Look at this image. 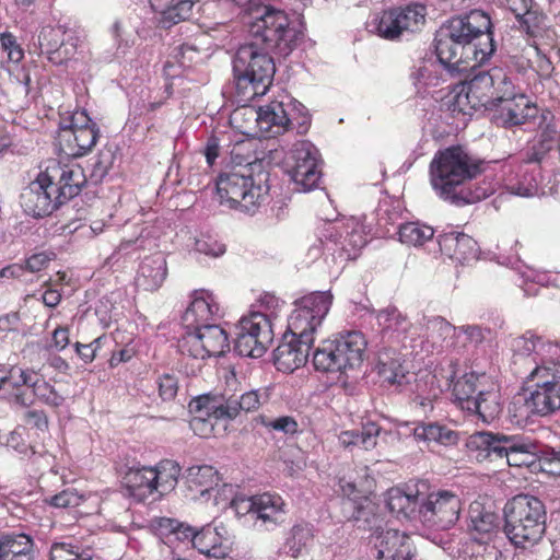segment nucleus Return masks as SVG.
I'll return each mask as SVG.
<instances>
[{
	"mask_svg": "<svg viewBox=\"0 0 560 560\" xmlns=\"http://www.w3.org/2000/svg\"><path fill=\"white\" fill-rule=\"evenodd\" d=\"M490 27L489 15L479 10L448 20L434 37L440 63L450 72H462L486 62L495 50Z\"/></svg>",
	"mask_w": 560,
	"mask_h": 560,
	"instance_id": "nucleus-1",
	"label": "nucleus"
},
{
	"mask_svg": "<svg viewBox=\"0 0 560 560\" xmlns=\"http://www.w3.org/2000/svg\"><path fill=\"white\" fill-rule=\"evenodd\" d=\"M480 162L462 147H450L435 153L430 163V182L435 194L455 206L472 203L474 196L464 185L479 173Z\"/></svg>",
	"mask_w": 560,
	"mask_h": 560,
	"instance_id": "nucleus-2",
	"label": "nucleus"
},
{
	"mask_svg": "<svg viewBox=\"0 0 560 560\" xmlns=\"http://www.w3.org/2000/svg\"><path fill=\"white\" fill-rule=\"evenodd\" d=\"M268 182L269 173L264 162L258 160L247 162L238 170L224 172L217 179L220 203L255 213L268 198Z\"/></svg>",
	"mask_w": 560,
	"mask_h": 560,
	"instance_id": "nucleus-3",
	"label": "nucleus"
},
{
	"mask_svg": "<svg viewBox=\"0 0 560 560\" xmlns=\"http://www.w3.org/2000/svg\"><path fill=\"white\" fill-rule=\"evenodd\" d=\"M478 462H503L511 467H529L535 462L536 445L520 434L481 431L471 434L466 443Z\"/></svg>",
	"mask_w": 560,
	"mask_h": 560,
	"instance_id": "nucleus-4",
	"label": "nucleus"
},
{
	"mask_svg": "<svg viewBox=\"0 0 560 560\" xmlns=\"http://www.w3.org/2000/svg\"><path fill=\"white\" fill-rule=\"evenodd\" d=\"M247 43L238 47L233 58V73L237 94L246 100L264 95L269 89L276 67L271 50Z\"/></svg>",
	"mask_w": 560,
	"mask_h": 560,
	"instance_id": "nucleus-5",
	"label": "nucleus"
},
{
	"mask_svg": "<svg viewBox=\"0 0 560 560\" xmlns=\"http://www.w3.org/2000/svg\"><path fill=\"white\" fill-rule=\"evenodd\" d=\"M504 533L510 541L521 548L538 542L546 530L545 503L530 494H518L504 506Z\"/></svg>",
	"mask_w": 560,
	"mask_h": 560,
	"instance_id": "nucleus-6",
	"label": "nucleus"
},
{
	"mask_svg": "<svg viewBox=\"0 0 560 560\" xmlns=\"http://www.w3.org/2000/svg\"><path fill=\"white\" fill-rule=\"evenodd\" d=\"M332 303L329 291H316L296 300L290 318L289 331L310 341L320 327Z\"/></svg>",
	"mask_w": 560,
	"mask_h": 560,
	"instance_id": "nucleus-7",
	"label": "nucleus"
},
{
	"mask_svg": "<svg viewBox=\"0 0 560 560\" xmlns=\"http://www.w3.org/2000/svg\"><path fill=\"white\" fill-rule=\"evenodd\" d=\"M234 350L242 357L260 358L272 342V325L262 311L243 316L236 326Z\"/></svg>",
	"mask_w": 560,
	"mask_h": 560,
	"instance_id": "nucleus-8",
	"label": "nucleus"
},
{
	"mask_svg": "<svg viewBox=\"0 0 560 560\" xmlns=\"http://www.w3.org/2000/svg\"><path fill=\"white\" fill-rule=\"evenodd\" d=\"M460 510L462 501L455 493L446 490L425 493L422 490L418 520L427 527L444 530L456 524Z\"/></svg>",
	"mask_w": 560,
	"mask_h": 560,
	"instance_id": "nucleus-9",
	"label": "nucleus"
},
{
	"mask_svg": "<svg viewBox=\"0 0 560 560\" xmlns=\"http://www.w3.org/2000/svg\"><path fill=\"white\" fill-rule=\"evenodd\" d=\"M285 165L299 191H310L318 186L322 177L318 150L310 141L295 143L287 156Z\"/></svg>",
	"mask_w": 560,
	"mask_h": 560,
	"instance_id": "nucleus-10",
	"label": "nucleus"
},
{
	"mask_svg": "<svg viewBox=\"0 0 560 560\" xmlns=\"http://www.w3.org/2000/svg\"><path fill=\"white\" fill-rule=\"evenodd\" d=\"M178 349L184 355L205 360L223 355L230 350V342L225 330L212 324L187 330L178 340Z\"/></svg>",
	"mask_w": 560,
	"mask_h": 560,
	"instance_id": "nucleus-11",
	"label": "nucleus"
},
{
	"mask_svg": "<svg viewBox=\"0 0 560 560\" xmlns=\"http://www.w3.org/2000/svg\"><path fill=\"white\" fill-rule=\"evenodd\" d=\"M427 8L420 3H410L384 10L375 18L378 36L388 40L398 39L405 33H415L425 23Z\"/></svg>",
	"mask_w": 560,
	"mask_h": 560,
	"instance_id": "nucleus-12",
	"label": "nucleus"
},
{
	"mask_svg": "<svg viewBox=\"0 0 560 560\" xmlns=\"http://www.w3.org/2000/svg\"><path fill=\"white\" fill-rule=\"evenodd\" d=\"M312 362L316 371L338 373L337 384L347 390L346 370L350 365V331H343L332 339L322 341L313 352Z\"/></svg>",
	"mask_w": 560,
	"mask_h": 560,
	"instance_id": "nucleus-13",
	"label": "nucleus"
},
{
	"mask_svg": "<svg viewBox=\"0 0 560 560\" xmlns=\"http://www.w3.org/2000/svg\"><path fill=\"white\" fill-rule=\"evenodd\" d=\"M292 106V102L284 104L283 101H272L258 109L254 107L237 108L232 113L231 119L237 124L243 116H248V119L255 121L261 132L278 135L288 130L293 124L294 117L289 110V107Z\"/></svg>",
	"mask_w": 560,
	"mask_h": 560,
	"instance_id": "nucleus-14",
	"label": "nucleus"
},
{
	"mask_svg": "<svg viewBox=\"0 0 560 560\" xmlns=\"http://www.w3.org/2000/svg\"><path fill=\"white\" fill-rule=\"evenodd\" d=\"M47 179H49V175L45 168L35 180L23 189L20 196L22 208L32 217L49 215L65 203L63 200L57 198V191L52 188L55 187L54 183Z\"/></svg>",
	"mask_w": 560,
	"mask_h": 560,
	"instance_id": "nucleus-15",
	"label": "nucleus"
},
{
	"mask_svg": "<svg viewBox=\"0 0 560 560\" xmlns=\"http://www.w3.org/2000/svg\"><path fill=\"white\" fill-rule=\"evenodd\" d=\"M491 89L490 70L479 71L456 94L454 101L455 108L465 115L470 114V109L485 108L490 110L492 107Z\"/></svg>",
	"mask_w": 560,
	"mask_h": 560,
	"instance_id": "nucleus-16",
	"label": "nucleus"
},
{
	"mask_svg": "<svg viewBox=\"0 0 560 560\" xmlns=\"http://www.w3.org/2000/svg\"><path fill=\"white\" fill-rule=\"evenodd\" d=\"M46 171L52 187L57 191V198L67 202L78 196L86 183V176L79 164H61L55 160L49 161Z\"/></svg>",
	"mask_w": 560,
	"mask_h": 560,
	"instance_id": "nucleus-17",
	"label": "nucleus"
},
{
	"mask_svg": "<svg viewBox=\"0 0 560 560\" xmlns=\"http://www.w3.org/2000/svg\"><path fill=\"white\" fill-rule=\"evenodd\" d=\"M189 410L194 415L189 425L195 434L201 438L212 435L218 421H229L225 416L219 413L223 409L215 395H202L195 398L189 404Z\"/></svg>",
	"mask_w": 560,
	"mask_h": 560,
	"instance_id": "nucleus-18",
	"label": "nucleus"
},
{
	"mask_svg": "<svg viewBox=\"0 0 560 560\" xmlns=\"http://www.w3.org/2000/svg\"><path fill=\"white\" fill-rule=\"evenodd\" d=\"M372 539L377 560H415V546L406 533L386 529L376 532Z\"/></svg>",
	"mask_w": 560,
	"mask_h": 560,
	"instance_id": "nucleus-19",
	"label": "nucleus"
},
{
	"mask_svg": "<svg viewBox=\"0 0 560 560\" xmlns=\"http://www.w3.org/2000/svg\"><path fill=\"white\" fill-rule=\"evenodd\" d=\"M491 120L499 127L511 128L523 125L529 117L534 116L535 107L530 101L522 93L504 98L500 103H494L491 107Z\"/></svg>",
	"mask_w": 560,
	"mask_h": 560,
	"instance_id": "nucleus-20",
	"label": "nucleus"
},
{
	"mask_svg": "<svg viewBox=\"0 0 560 560\" xmlns=\"http://www.w3.org/2000/svg\"><path fill=\"white\" fill-rule=\"evenodd\" d=\"M425 489L424 482L407 485L406 489L399 487L390 488L385 494L386 506L397 518L418 520V510Z\"/></svg>",
	"mask_w": 560,
	"mask_h": 560,
	"instance_id": "nucleus-21",
	"label": "nucleus"
},
{
	"mask_svg": "<svg viewBox=\"0 0 560 560\" xmlns=\"http://www.w3.org/2000/svg\"><path fill=\"white\" fill-rule=\"evenodd\" d=\"M67 31L63 26H44L38 34V45L42 52L49 55V60L61 63L70 59L77 48V39L71 35L66 38Z\"/></svg>",
	"mask_w": 560,
	"mask_h": 560,
	"instance_id": "nucleus-22",
	"label": "nucleus"
},
{
	"mask_svg": "<svg viewBox=\"0 0 560 560\" xmlns=\"http://www.w3.org/2000/svg\"><path fill=\"white\" fill-rule=\"evenodd\" d=\"M545 348L539 337L533 334H525L514 338L511 342L512 366L515 375L523 377L539 361L544 360L541 351Z\"/></svg>",
	"mask_w": 560,
	"mask_h": 560,
	"instance_id": "nucleus-23",
	"label": "nucleus"
},
{
	"mask_svg": "<svg viewBox=\"0 0 560 560\" xmlns=\"http://www.w3.org/2000/svg\"><path fill=\"white\" fill-rule=\"evenodd\" d=\"M500 516L482 503L474 501L468 509V532L475 541L488 544L498 534Z\"/></svg>",
	"mask_w": 560,
	"mask_h": 560,
	"instance_id": "nucleus-24",
	"label": "nucleus"
},
{
	"mask_svg": "<svg viewBox=\"0 0 560 560\" xmlns=\"http://www.w3.org/2000/svg\"><path fill=\"white\" fill-rule=\"evenodd\" d=\"M220 307L212 293L198 290L192 293V300L183 315L187 330L211 325L210 322L219 316Z\"/></svg>",
	"mask_w": 560,
	"mask_h": 560,
	"instance_id": "nucleus-25",
	"label": "nucleus"
},
{
	"mask_svg": "<svg viewBox=\"0 0 560 560\" xmlns=\"http://www.w3.org/2000/svg\"><path fill=\"white\" fill-rule=\"evenodd\" d=\"M100 137L97 126L83 129H59L57 141L60 152L70 158L88 154Z\"/></svg>",
	"mask_w": 560,
	"mask_h": 560,
	"instance_id": "nucleus-26",
	"label": "nucleus"
},
{
	"mask_svg": "<svg viewBox=\"0 0 560 560\" xmlns=\"http://www.w3.org/2000/svg\"><path fill=\"white\" fill-rule=\"evenodd\" d=\"M314 342V337L311 340H304L302 337L293 336L291 340L283 341L275 350V364L279 371L293 372L307 362L311 346Z\"/></svg>",
	"mask_w": 560,
	"mask_h": 560,
	"instance_id": "nucleus-27",
	"label": "nucleus"
},
{
	"mask_svg": "<svg viewBox=\"0 0 560 560\" xmlns=\"http://www.w3.org/2000/svg\"><path fill=\"white\" fill-rule=\"evenodd\" d=\"M438 243L443 255L460 264L476 259L479 252L477 242L465 233H443L438 236Z\"/></svg>",
	"mask_w": 560,
	"mask_h": 560,
	"instance_id": "nucleus-28",
	"label": "nucleus"
},
{
	"mask_svg": "<svg viewBox=\"0 0 560 560\" xmlns=\"http://www.w3.org/2000/svg\"><path fill=\"white\" fill-rule=\"evenodd\" d=\"M422 342L425 343L428 352L457 348V327L441 316L429 318L425 323V334L423 335Z\"/></svg>",
	"mask_w": 560,
	"mask_h": 560,
	"instance_id": "nucleus-29",
	"label": "nucleus"
},
{
	"mask_svg": "<svg viewBox=\"0 0 560 560\" xmlns=\"http://www.w3.org/2000/svg\"><path fill=\"white\" fill-rule=\"evenodd\" d=\"M220 402L222 404V409L220 410L221 416H225L228 420L235 419L240 411L250 412L257 410L261 405L266 404L269 400L268 389H252L248 390L241 396H226L225 394L218 396Z\"/></svg>",
	"mask_w": 560,
	"mask_h": 560,
	"instance_id": "nucleus-30",
	"label": "nucleus"
},
{
	"mask_svg": "<svg viewBox=\"0 0 560 560\" xmlns=\"http://www.w3.org/2000/svg\"><path fill=\"white\" fill-rule=\"evenodd\" d=\"M376 370L382 384L400 388L410 383L409 372L401 357L393 350L380 352Z\"/></svg>",
	"mask_w": 560,
	"mask_h": 560,
	"instance_id": "nucleus-31",
	"label": "nucleus"
},
{
	"mask_svg": "<svg viewBox=\"0 0 560 560\" xmlns=\"http://www.w3.org/2000/svg\"><path fill=\"white\" fill-rule=\"evenodd\" d=\"M166 276V259L163 254L156 253L141 261L136 277V284L144 291H154L163 284Z\"/></svg>",
	"mask_w": 560,
	"mask_h": 560,
	"instance_id": "nucleus-32",
	"label": "nucleus"
},
{
	"mask_svg": "<svg viewBox=\"0 0 560 560\" xmlns=\"http://www.w3.org/2000/svg\"><path fill=\"white\" fill-rule=\"evenodd\" d=\"M467 410L477 413L485 423H491L502 412L499 388L490 381L478 392L475 400H468Z\"/></svg>",
	"mask_w": 560,
	"mask_h": 560,
	"instance_id": "nucleus-33",
	"label": "nucleus"
},
{
	"mask_svg": "<svg viewBox=\"0 0 560 560\" xmlns=\"http://www.w3.org/2000/svg\"><path fill=\"white\" fill-rule=\"evenodd\" d=\"M156 474L151 466L130 467L122 477V483L130 497L139 502L155 493Z\"/></svg>",
	"mask_w": 560,
	"mask_h": 560,
	"instance_id": "nucleus-34",
	"label": "nucleus"
},
{
	"mask_svg": "<svg viewBox=\"0 0 560 560\" xmlns=\"http://www.w3.org/2000/svg\"><path fill=\"white\" fill-rule=\"evenodd\" d=\"M255 521H259L266 529H273L284 522L285 503L277 493L256 494Z\"/></svg>",
	"mask_w": 560,
	"mask_h": 560,
	"instance_id": "nucleus-35",
	"label": "nucleus"
},
{
	"mask_svg": "<svg viewBox=\"0 0 560 560\" xmlns=\"http://www.w3.org/2000/svg\"><path fill=\"white\" fill-rule=\"evenodd\" d=\"M527 413L547 416L560 409V385L533 388L525 399Z\"/></svg>",
	"mask_w": 560,
	"mask_h": 560,
	"instance_id": "nucleus-36",
	"label": "nucleus"
},
{
	"mask_svg": "<svg viewBox=\"0 0 560 560\" xmlns=\"http://www.w3.org/2000/svg\"><path fill=\"white\" fill-rule=\"evenodd\" d=\"M228 542L229 539L222 536L218 527L208 525L197 532L192 547L208 557L222 559L229 553Z\"/></svg>",
	"mask_w": 560,
	"mask_h": 560,
	"instance_id": "nucleus-37",
	"label": "nucleus"
},
{
	"mask_svg": "<svg viewBox=\"0 0 560 560\" xmlns=\"http://www.w3.org/2000/svg\"><path fill=\"white\" fill-rule=\"evenodd\" d=\"M33 540L25 534L0 536V560H33Z\"/></svg>",
	"mask_w": 560,
	"mask_h": 560,
	"instance_id": "nucleus-38",
	"label": "nucleus"
},
{
	"mask_svg": "<svg viewBox=\"0 0 560 560\" xmlns=\"http://www.w3.org/2000/svg\"><path fill=\"white\" fill-rule=\"evenodd\" d=\"M530 388L560 385V363L553 360H541L522 377Z\"/></svg>",
	"mask_w": 560,
	"mask_h": 560,
	"instance_id": "nucleus-39",
	"label": "nucleus"
},
{
	"mask_svg": "<svg viewBox=\"0 0 560 560\" xmlns=\"http://www.w3.org/2000/svg\"><path fill=\"white\" fill-rule=\"evenodd\" d=\"M489 382L486 374L466 373L454 383L453 394L462 408L467 410L468 400H475L478 392Z\"/></svg>",
	"mask_w": 560,
	"mask_h": 560,
	"instance_id": "nucleus-40",
	"label": "nucleus"
},
{
	"mask_svg": "<svg viewBox=\"0 0 560 560\" xmlns=\"http://www.w3.org/2000/svg\"><path fill=\"white\" fill-rule=\"evenodd\" d=\"M413 435L419 441L435 442L445 446L456 445L458 432L439 422H422L413 429Z\"/></svg>",
	"mask_w": 560,
	"mask_h": 560,
	"instance_id": "nucleus-41",
	"label": "nucleus"
},
{
	"mask_svg": "<svg viewBox=\"0 0 560 560\" xmlns=\"http://www.w3.org/2000/svg\"><path fill=\"white\" fill-rule=\"evenodd\" d=\"M185 478L188 488L198 491L201 495L209 493L219 485L218 471L209 465L189 467Z\"/></svg>",
	"mask_w": 560,
	"mask_h": 560,
	"instance_id": "nucleus-42",
	"label": "nucleus"
},
{
	"mask_svg": "<svg viewBox=\"0 0 560 560\" xmlns=\"http://www.w3.org/2000/svg\"><path fill=\"white\" fill-rule=\"evenodd\" d=\"M377 523L376 505L370 498L352 500V527L363 530L377 529Z\"/></svg>",
	"mask_w": 560,
	"mask_h": 560,
	"instance_id": "nucleus-43",
	"label": "nucleus"
},
{
	"mask_svg": "<svg viewBox=\"0 0 560 560\" xmlns=\"http://www.w3.org/2000/svg\"><path fill=\"white\" fill-rule=\"evenodd\" d=\"M158 528L165 536L166 544L179 541L184 545L192 547L197 532L189 525L179 523L173 518H161Z\"/></svg>",
	"mask_w": 560,
	"mask_h": 560,
	"instance_id": "nucleus-44",
	"label": "nucleus"
},
{
	"mask_svg": "<svg viewBox=\"0 0 560 560\" xmlns=\"http://www.w3.org/2000/svg\"><path fill=\"white\" fill-rule=\"evenodd\" d=\"M153 470L156 474L155 492L163 495L175 489L182 470L177 463L168 459L162 460L153 467Z\"/></svg>",
	"mask_w": 560,
	"mask_h": 560,
	"instance_id": "nucleus-45",
	"label": "nucleus"
},
{
	"mask_svg": "<svg viewBox=\"0 0 560 560\" xmlns=\"http://www.w3.org/2000/svg\"><path fill=\"white\" fill-rule=\"evenodd\" d=\"M541 174L538 165L526 168L515 183L509 185L512 194L520 197H534L540 192Z\"/></svg>",
	"mask_w": 560,
	"mask_h": 560,
	"instance_id": "nucleus-46",
	"label": "nucleus"
},
{
	"mask_svg": "<svg viewBox=\"0 0 560 560\" xmlns=\"http://www.w3.org/2000/svg\"><path fill=\"white\" fill-rule=\"evenodd\" d=\"M194 0H174L168 4L167 12L162 11L158 16V23L162 28L172 26L189 20L192 15Z\"/></svg>",
	"mask_w": 560,
	"mask_h": 560,
	"instance_id": "nucleus-47",
	"label": "nucleus"
},
{
	"mask_svg": "<svg viewBox=\"0 0 560 560\" xmlns=\"http://www.w3.org/2000/svg\"><path fill=\"white\" fill-rule=\"evenodd\" d=\"M492 89H491V100L492 107L494 103H500L504 98H509L516 94V86L512 80L511 74L500 67H493L490 69Z\"/></svg>",
	"mask_w": 560,
	"mask_h": 560,
	"instance_id": "nucleus-48",
	"label": "nucleus"
},
{
	"mask_svg": "<svg viewBox=\"0 0 560 560\" xmlns=\"http://www.w3.org/2000/svg\"><path fill=\"white\" fill-rule=\"evenodd\" d=\"M313 532L307 524L294 525L284 541L283 549L289 556L296 558L312 542Z\"/></svg>",
	"mask_w": 560,
	"mask_h": 560,
	"instance_id": "nucleus-49",
	"label": "nucleus"
},
{
	"mask_svg": "<svg viewBox=\"0 0 560 560\" xmlns=\"http://www.w3.org/2000/svg\"><path fill=\"white\" fill-rule=\"evenodd\" d=\"M399 241L407 245L421 246L434 235L433 228L419 222H407L399 226Z\"/></svg>",
	"mask_w": 560,
	"mask_h": 560,
	"instance_id": "nucleus-50",
	"label": "nucleus"
},
{
	"mask_svg": "<svg viewBox=\"0 0 560 560\" xmlns=\"http://www.w3.org/2000/svg\"><path fill=\"white\" fill-rule=\"evenodd\" d=\"M50 560H92V556L70 542H56L50 548Z\"/></svg>",
	"mask_w": 560,
	"mask_h": 560,
	"instance_id": "nucleus-51",
	"label": "nucleus"
},
{
	"mask_svg": "<svg viewBox=\"0 0 560 560\" xmlns=\"http://www.w3.org/2000/svg\"><path fill=\"white\" fill-rule=\"evenodd\" d=\"M380 428L374 422L361 423V429L352 430V446H360L364 450L375 447Z\"/></svg>",
	"mask_w": 560,
	"mask_h": 560,
	"instance_id": "nucleus-52",
	"label": "nucleus"
},
{
	"mask_svg": "<svg viewBox=\"0 0 560 560\" xmlns=\"http://www.w3.org/2000/svg\"><path fill=\"white\" fill-rule=\"evenodd\" d=\"M490 334V329L482 328L478 325L459 326L457 327L458 347H466L468 345L477 346L483 342Z\"/></svg>",
	"mask_w": 560,
	"mask_h": 560,
	"instance_id": "nucleus-53",
	"label": "nucleus"
},
{
	"mask_svg": "<svg viewBox=\"0 0 560 560\" xmlns=\"http://www.w3.org/2000/svg\"><path fill=\"white\" fill-rule=\"evenodd\" d=\"M34 396L52 408H58L66 401V396L45 380H42V383L37 385Z\"/></svg>",
	"mask_w": 560,
	"mask_h": 560,
	"instance_id": "nucleus-54",
	"label": "nucleus"
},
{
	"mask_svg": "<svg viewBox=\"0 0 560 560\" xmlns=\"http://www.w3.org/2000/svg\"><path fill=\"white\" fill-rule=\"evenodd\" d=\"M365 220L364 214L360 217L352 215V248H362L370 242L372 223H365Z\"/></svg>",
	"mask_w": 560,
	"mask_h": 560,
	"instance_id": "nucleus-55",
	"label": "nucleus"
},
{
	"mask_svg": "<svg viewBox=\"0 0 560 560\" xmlns=\"http://www.w3.org/2000/svg\"><path fill=\"white\" fill-rule=\"evenodd\" d=\"M115 160V154L112 150L106 149L100 151L97 156L95 158L94 163L92 164V173L91 177L95 182H101L113 167Z\"/></svg>",
	"mask_w": 560,
	"mask_h": 560,
	"instance_id": "nucleus-56",
	"label": "nucleus"
},
{
	"mask_svg": "<svg viewBox=\"0 0 560 560\" xmlns=\"http://www.w3.org/2000/svg\"><path fill=\"white\" fill-rule=\"evenodd\" d=\"M504 3L520 23L529 28L535 15L532 11V0H504Z\"/></svg>",
	"mask_w": 560,
	"mask_h": 560,
	"instance_id": "nucleus-57",
	"label": "nucleus"
},
{
	"mask_svg": "<svg viewBox=\"0 0 560 560\" xmlns=\"http://www.w3.org/2000/svg\"><path fill=\"white\" fill-rule=\"evenodd\" d=\"M83 500V494L79 493L73 488H68L52 495L48 502L50 505L55 508L69 509L79 506Z\"/></svg>",
	"mask_w": 560,
	"mask_h": 560,
	"instance_id": "nucleus-58",
	"label": "nucleus"
},
{
	"mask_svg": "<svg viewBox=\"0 0 560 560\" xmlns=\"http://www.w3.org/2000/svg\"><path fill=\"white\" fill-rule=\"evenodd\" d=\"M0 45L3 51L7 52L9 61L20 62L24 57V51L16 43V38L13 34L5 32L0 35Z\"/></svg>",
	"mask_w": 560,
	"mask_h": 560,
	"instance_id": "nucleus-59",
	"label": "nucleus"
},
{
	"mask_svg": "<svg viewBox=\"0 0 560 560\" xmlns=\"http://www.w3.org/2000/svg\"><path fill=\"white\" fill-rule=\"evenodd\" d=\"M196 252L210 257H219L225 252V246L211 236H202L195 242Z\"/></svg>",
	"mask_w": 560,
	"mask_h": 560,
	"instance_id": "nucleus-60",
	"label": "nucleus"
},
{
	"mask_svg": "<svg viewBox=\"0 0 560 560\" xmlns=\"http://www.w3.org/2000/svg\"><path fill=\"white\" fill-rule=\"evenodd\" d=\"M352 336V361L355 359L358 364H361L364 360L369 359L368 339L361 331L353 330ZM354 363L352 362V368Z\"/></svg>",
	"mask_w": 560,
	"mask_h": 560,
	"instance_id": "nucleus-61",
	"label": "nucleus"
},
{
	"mask_svg": "<svg viewBox=\"0 0 560 560\" xmlns=\"http://www.w3.org/2000/svg\"><path fill=\"white\" fill-rule=\"evenodd\" d=\"M256 495L245 497L236 495L231 501V506L234 509L236 515L246 516L250 515L255 520L256 515Z\"/></svg>",
	"mask_w": 560,
	"mask_h": 560,
	"instance_id": "nucleus-62",
	"label": "nucleus"
},
{
	"mask_svg": "<svg viewBox=\"0 0 560 560\" xmlns=\"http://www.w3.org/2000/svg\"><path fill=\"white\" fill-rule=\"evenodd\" d=\"M377 320L386 329H396L405 322V317L396 307H387L378 312Z\"/></svg>",
	"mask_w": 560,
	"mask_h": 560,
	"instance_id": "nucleus-63",
	"label": "nucleus"
},
{
	"mask_svg": "<svg viewBox=\"0 0 560 560\" xmlns=\"http://www.w3.org/2000/svg\"><path fill=\"white\" fill-rule=\"evenodd\" d=\"M159 394L163 400L175 398L178 389L177 378L171 374H164L159 378Z\"/></svg>",
	"mask_w": 560,
	"mask_h": 560,
	"instance_id": "nucleus-64",
	"label": "nucleus"
}]
</instances>
